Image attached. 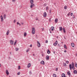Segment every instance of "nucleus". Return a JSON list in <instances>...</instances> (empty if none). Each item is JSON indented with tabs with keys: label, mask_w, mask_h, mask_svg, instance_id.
<instances>
[{
	"label": "nucleus",
	"mask_w": 77,
	"mask_h": 77,
	"mask_svg": "<svg viewBox=\"0 0 77 77\" xmlns=\"http://www.w3.org/2000/svg\"><path fill=\"white\" fill-rule=\"evenodd\" d=\"M32 33L33 35H34L35 33V29L34 27H32Z\"/></svg>",
	"instance_id": "f257e3e1"
},
{
	"label": "nucleus",
	"mask_w": 77,
	"mask_h": 77,
	"mask_svg": "<svg viewBox=\"0 0 77 77\" xmlns=\"http://www.w3.org/2000/svg\"><path fill=\"white\" fill-rule=\"evenodd\" d=\"M0 18L1 20V22H3V16L1 15L0 16Z\"/></svg>",
	"instance_id": "f03ea898"
},
{
	"label": "nucleus",
	"mask_w": 77,
	"mask_h": 77,
	"mask_svg": "<svg viewBox=\"0 0 77 77\" xmlns=\"http://www.w3.org/2000/svg\"><path fill=\"white\" fill-rule=\"evenodd\" d=\"M57 40H56L55 43L53 44V45H54V46H56V45H57Z\"/></svg>",
	"instance_id": "7ed1b4c3"
},
{
	"label": "nucleus",
	"mask_w": 77,
	"mask_h": 77,
	"mask_svg": "<svg viewBox=\"0 0 77 77\" xmlns=\"http://www.w3.org/2000/svg\"><path fill=\"white\" fill-rule=\"evenodd\" d=\"M72 69H75V68L74 67V63H72Z\"/></svg>",
	"instance_id": "20e7f679"
},
{
	"label": "nucleus",
	"mask_w": 77,
	"mask_h": 77,
	"mask_svg": "<svg viewBox=\"0 0 77 77\" xmlns=\"http://www.w3.org/2000/svg\"><path fill=\"white\" fill-rule=\"evenodd\" d=\"M33 6H35V4H31V5L30 6V7L31 8H32Z\"/></svg>",
	"instance_id": "39448f33"
},
{
	"label": "nucleus",
	"mask_w": 77,
	"mask_h": 77,
	"mask_svg": "<svg viewBox=\"0 0 77 77\" xmlns=\"http://www.w3.org/2000/svg\"><path fill=\"white\" fill-rule=\"evenodd\" d=\"M6 73L7 74V75H9V72H8V70H6Z\"/></svg>",
	"instance_id": "423d86ee"
},
{
	"label": "nucleus",
	"mask_w": 77,
	"mask_h": 77,
	"mask_svg": "<svg viewBox=\"0 0 77 77\" xmlns=\"http://www.w3.org/2000/svg\"><path fill=\"white\" fill-rule=\"evenodd\" d=\"M43 17H47V13H46V12H45L44 13Z\"/></svg>",
	"instance_id": "0eeeda50"
},
{
	"label": "nucleus",
	"mask_w": 77,
	"mask_h": 77,
	"mask_svg": "<svg viewBox=\"0 0 77 77\" xmlns=\"http://www.w3.org/2000/svg\"><path fill=\"white\" fill-rule=\"evenodd\" d=\"M10 43L11 45H13L14 44V41L12 40H10Z\"/></svg>",
	"instance_id": "6e6552de"
},
{
	"label": "nucleus",
	"mask_w": 77,
	"mask_h": 77,
	"mask_svg": "<svg viewBox=\"0 0 77 77\" xmlns=\"http://www.w3.org/2000/svg\"><path fill=\"white\" fill-rule=\"evenodd\" d=\"M37 44H38V47H39L40 46H41V44H40V43L39 42H37Z\"/></svg>",
	"instance_id": "1a4fd4ad"
},
{
	"label": "nucleus",
	"mask_w": 77,
	"mask_h": 77,
	"mask_svg": "<svg viewBox=\"0 0 77 77\" xmlns=\"http://www.w3.org/2000/svg\"><path fill=\"white\" fill-rule=\"evenodd\" d=\"M31 66V64L30 63H29L27 65V68H30Z\"/></svg>",
	"instance_id": "9d476101"
},
{
	"label": "nucleus",
	"mask_w": 77,
	"mask_h": 77,
	"mask_svg": "<svg viewBox=\"0 0 77 77\" xmlns=\"http://www.w3.org/2000/svg\"><path fill=\"white\" fill-rule=\"evenodd\" d=\"M40 63H41V64H42V65H44L45 63L44 60H42L41 61V62Z\"/></svg>",
	"instance_id": "9b49d317"
},
{
	"label": "nucleus",
	"mask_w": 77,
	"mask_h": 77,
	"mask_svg": "<svg viewBox=\"0 0 77 77\" xmlns=\"http://www.w3.org/2000/svg\"><path fill=\"white\" fill-rule=\"evenodd\" d=\"M10 32V31H9V30H8V31L6 33V34L7 35H8L9 34V32Z\"/></svg>",
	"instance_id": "f8f14e48"
},
{
	"label": "nucleus",
	"mask_w": 77,
	"mask_h": 77,
	"mask_svg": "<svg viewBox=\"0 0 77 77\" xmlns=\"http://www.w3.org/2000/svg\"><path fill=\"white\" fill-rule=\"evenodd\" d=\"M51 30L52 31H53V30H54V27L53 26L51 27Z\"/></svg>",
	"instance_id": "ddd939ff"
},
{
	"label": "nucleus",
	"mask_w": 77,
	"mask_h": 77,
	"mask_svg": "<svg viewBox=\"0 0 77 77\" xmlns=\"http://www.w3.org/2000/svg\"><path fill=\"white\" fill-rule=\"evenodd\" d=\"M33 0H30V3L31 4H33Z\"/></svg>",
	"instance_id": "4468645a"
},
{
	"label": "nucleus",
	"mask_w": 77,
	"mask_h": 77,
	"mask_svg": "<svg viewBox=\"0 0 77 77\" xmlns=\"http://www.w3.org/2000/svg\"><path fill=\"white\" fill-rule=\"evenodd\" d=\"M69 68H70V70H71V69H72V66H71V64H69Z\"/></svg>",
	"instance_id": "2eb2a0df"
},
{
	"label": "nucleus",
	"mask_w": 77,
	"mask_h": 77,
	"mask_svg": "<svg viewBox=\"0 0 77 77\" xmlns=\"http://www.w3.org/2000/svg\"><path fill=\"white\" fill-rule=\"evenodd\" d=\"M17 40H16L14 43V45H16V44H17Z\"/></svg>",
	"instance_id": "dca6fc26"
},
{
	"label": "nucleus",
	"mask_w": 77,
	"mask_h": 77,
	"mask_svg": "<svg viewBox=\"0 0 77 77\" xmlns=\"http://www.w3.org/2000/svg\"><path fill=\"white\" fill-rule=\"evenodd\" d=\"M73 73L74 74H77V71L76 70H74Z\"/></svg>",
	"instance_id": "f3484780"
},
{
	"label": "nucleus",
	"mask_w": 77,
	"mask_h": 77,
	"mask_svg": "<svg viewBox=\"0 0 77 77\" xmlns=\"http://www.w3.org/2000/svg\"><path fill=\"white\" fill-rule=\"evenodd\" d=\"M27 35V33L25 32H24L23 36H24V37L26 36V35Z\"/></svg>",
	"instance_id": "a211bd4d"
},
{
	"label": "nucleus",
	"mask_w": 77,
	"mask_h": 77,
	"mask_svg": "<svg viewBox=\"0 0 77 77\" xmlns=\"http://www.w3.org/2000/svg\"><path fill=\"white\" fill-rule=\"evenodd\" d=\"M71 45L72 46V47H74V43H72L71 44Z\"/></svg>",
	"instance_id": "6ab92c4d"
},
{
	"label": "nucleus",
	"mask_w": 77,
	"mask_h": 77,
	"mask_svg": "<svg viewBox=\"0 0 77 77\" xmlns=\"http://www.w3.org/2000/svg\"><path fill=\"white\" fill-rule=\"evenodd\" d=\"M57 21H58V19H56L55 20V23H57Z\"/></svg>",
	"instance_id": "aec40b11"
},
{
	"label": "nucleus",
	"mask_w": 77,
	"mask_h": 77,
	"mask_svg": "<svg viewBox=\"0 0 77 77\" xmlns=\"http://www.w3.org/2000/svg\"><path fill=\"white\" fill-rule=\"evenodd\" d=\"M63 66H66L67 65H66V63H63Z\"/></svg>",
	"instance_id": "412c9836"
},
{
	"label": "nucleus",
	"mask_w": 77,
	"mask_h": 77,
	"mask_svg": "<svg viewBox=\"0 0 77 77\" xmlns=\"http://www.w3.org/2000/svg\"><path fill=\"white\" fill-rule=\"evenodd\" d=\"M47 53L48 54H50V51L49 49L48 50Z\"/></svg>",
	"instance_id": "4be33fe9"
},
{
	"label": "nucleus",
	"mask_w": 77,
	"mask_h": 77,
	"mask_svg": "<svg viewBox=\"0 0 77 77\" xmlns=\"http://www.w3.org/2000/svg\"><path fill=\"white\" fill-rule=\"evenodd\" d=\"M49 56H47L46 57V59H47V60H49Z\"/></svg>",
	"instance_id": "5701e85b"
},
{
	"label": "nucleus",
	"mask_w": 77,
	"mask_h": 77,
	"mask_svg": "<svg viewBox=\"0 0 77 77\" xmlns=\"http://www.w3.org/2000/svg\"><path fill=\"white\" fill-rule=\"evenodd\" d=\"M59 30H60V31H62V27H60Z\"/></svg>",
	"instance_id": "b1692460"
},
{
	"label": "nucleus",
	"mask_w": 77,
	"mask_h": 77,
	"mask_svg": "<svg viewBox=\"0 0 77 77\" xmlns=\"http://www.w3.org/2000/svg\"><path fill=\"white\" fill-rule=\"evenodd\" d=\"M67 74L68 75H69H69H70V74H71V73L69 72V71L67 72Z\"/></svg>",
	"instance_id": "393cba45"
},
{
	"label": "nucleus",
	"mask_w": 77,
	"mask_h": 77,
	"mask_svg": "<svg viewBox=\"0 0 77 77\" xmlns=\"http://www.w3.org/2000/svg\"><path fill=\"white\" fill-rule=\"evenodd\" d=\"M64 48H65L66 49H67V47H66V45H64Z\"/></svg>",
	"instance_id": "a878e982"
},
{
	"label": "nucleus",
	"mask_w": 77,
	"mask_h": 77,
	"mask_svg": "<svg viewBox=\"0 0 77 77\" xmlns=\"http://www.w3.org/2000/svg\"><path fill=\"white\" fill-rule=\"evenodd\" d=\"M15 50L16 51H18V50H19V48H15Z\"/></svg>",
	"instance_id": "bb28decb"
},
{
	"label": "nucleus",
	"mask_w": 77,
	"mask_h": 77,
	"mask_svg": "<svg viewBox=\"0 0 77 77\" xmlns=\"http://www.w3.org/2000/svg\"><path fill=\"white\" fill-rule=\"evenodd\" d=\"M63 32L64 33H65L66 32V31H65V28H63Z\"/></svg>",
	"instance_id": "cd10ccee"
},
{
	"label": "nucleus",
	"mask_w": 77,
	"mask_h": 77,
	"mask_svg": "<svg viewBox=\"0 0 77 77\" xmlns=\"http://www.w3.org/2000/svg\"><path fill=\"white\" fill-rule=\"evenodd\" d=\"M30 49L29 48H28L27 49V50H26V53H28Z\"/></svg>",
	"instance_id": "c85d7f7f"
},
{
	"label": "nucleus",
	"mask_w": 77,
	"mask_h": 77,
	"mask_svg": "<svg viewBox=\"0 0 77 77\" xmlns=\"http://www.w3.org/2000/svg\"><path fill=\"white\" fill-rule=\"evenodd\" d=\"M64 9H67V6L66 5L65 6Z\"/></svg>",
	"instance_id": "c756f323"
},
{
	"label": "nucleus",
	"mask_w": 77,
	"mask_h": 77,
	"mask_svg": "<svg viewBox=\"0 0 77 77\" xmlns=\"http://www.w3.org/2000/svg\"><path fill=\"white\" fill-rule=\"evenodd\" d=\"M48 8H49V7L48 6H47L46 7V10H47V11H48Z\"/></svg>",
	"instance_id": "7c9ffc66"
},
{
	"label": "nucleus",
	"mask_w": 77,
	"mask_h": 77,
	"mask_svg": "<svg viewBox=\"0 0 77 77\" xmlns=\"http://www.w3.org/2000/svg\"><path fill=\"white\" fill-rule=\"evenodd\" d=\"M75 67H76V68H77V63H75Z\"/></svg>",
	"instance_id": "2f4dec72"
},
{
	"label": "nucleus",
	"mask_w": 77,
	"mask_h": 77,
	"mask_svg": "<svg viewBox=\"0 0 77 77\" xmlns=\"http://www.w3.org/2000/svg\"><path fill=\"white\" fill-rule=\"evenodd\" d=\"M4 19H6V14H5L4 15Z\"/></svg>",
	"instance_id": "473e14b6"
},
{
	"label": "nucleus",
	"mask_w": 77,
	"mask_h": 77,
	"mask_svg": "<svg viewBox=\"0 0 77 77\" xmlns=\"http://www.w3.org/2000/svg\"><path fill=\"white\" fill-rule=\"evenodd\" d=\"M18 69H21V67H20V66H19L18 67Z\"/></svg>",
	"instance_id": "72a5a7b5"
},
{
	"label": "nucleus",
	"mask_w": 77,
	"mask_h": 77,
	"mask_svg": "<svg viewBox=\"0 0 77 77\" xmlns=\"http://www.w3.org/2000/svg\"><path fill=\"white\" fill-rule=\"evenodd\" d=\"M53 77H56V75L55 74H53Z\"/></svg>",
	"instance_id": "f704fd0d"
},
{
	"label": "nucleus",
	"mask_w": 77,
	"mask_h": 77,
	"mask_svg": "<svg viewBox=\"0 0 77 77\" xmlns=\"http://www.w3.org/2000/svg\"><path fill=\"white\" fill-rule=\"evenodd\" d=\"M17 74L18 75H19L20 74V72H18Z\"/></svg>",
	"instance_id": "c9c22d12"
},
{
	"label": "nucleus",
	"mask_w": 77,
	"mask_h": 77,
	"mask_svg": "<svg viewBox=\"0 0 77 77\" xmlns=\"http://www.w3.org/2000/svg\"><path fill=\"white\" fill-rule=\"evenodd\" d=\"M66 63H69V61H66Z\"/></svg>",
	"instance_id": "e433bc0d"
},
{
	"label": "nucleus",
	"mask_w": 77,
	"mask_h": 77,
	"mask_svg": "<svg viewBox=\"0 0 77 77\" xmlns=\"http://www.w3.org/2000/svg\"><path fill=\"white\" fill-rule=\"evenodd\" d=\"M47 5V4H44V6H46V5Z\"/></svg>",
	"instance_id": "4c0bfd02"
},
{
	"label": "nucleus",
	"mask_w": 77,
	"mask_h": 77,
	"mask_svg": "<svg viewBox=\"0 0 77 77\" xmlns=\"http://www.w3.org/2000/svg\"><path fill=\"white\" fill-rule=\"evenodd\" d=\"M56 71H57L58 70V68L57 67L56 68Z\"/></svg>",
	"instance_id": "58836bf2"
},
{
	"label": "nucleus",
	"mask_w": 77,
	"mask_h": 77,
	"mask_svg": "<svg viewBox=\"0 0 77 77\" xmlns=\"http://www.w3.org/2000/svg\"><path fill=\"white\" fill-rule=\"evenodd\" d=\"M14 23H16V20H14Z\"/></svg>",
	"instance_id": "ea45409f"
},
{
	"label": "nucleus",
	"mask_w": 77,
	"mask_h": 77,
	"mask_svg": "<svg viewBox=\"0 0 77 77\" xmlns=\"http://www.w3.org/2000/svg\"><path fill=\"white\" fill-rule=\"evenodd\" d=\"M12 2H15V0H12Z\"/></svg>",
	"instance_id": "a19ab883"
},
{
	"label": "nucleus",
	"mask_w": 77,
	"mask_h": 77,
	"mask_svg": "<svg viewBox=\"0 0 77 77\" xmlns=\"http://www.w3.org/2000/svg\"><path fill=\"white\" fill-rule=\"evenodd\" d=\"M72 15H73V14L72 13H71V16H72Z\"/></svg>",
	"instance_id": "79ce46f5"
},
{
	"label": "nucleus",
	"mask_w": 77,
	"mask_h": 77,
	"mask_svg": "<svg viewBox=\"0 0 77 77\" xmlns=\"http://www.w3.org/2000/svg\"><path fill=\"white\" fill-rule=\"evenodd\" d=\"M42 56H44V54H42Z\"/></svg>",
	"instance_id": "37998d69"
},
{
	"label": "nucleus",
	"mask_w": 77,
	"mask_h": 77,
	"mask_svg": "<svg viewBox=\"0 0 77 77\" xmlns=\"http://www.w3.org/2000/svg\"><path fill=\"white\" fill-rule=\"evenodd\" d=\"M46 43H47L48 42V40H46L45 41Z\"/></svg>",
	"instance_id": "c03bdc74"
},
{
	"label": "nucleus",
	"mask_w": 77,
	"mask_h": 77,
	"mask_svg": "<svg viewBox=\"0 0 77 77\" xmlns=\"http://www.w3.org/2000/svg\"><path fill=\"white\" fill-rule=\"evenodd\" d=\"M30 47H32V45H30Z\"/></svg>",
	"instance_id": "a18cd8bd"
},
{
	"label": "nucleus",
	"mask_w": 77,
	"mask_h": 77,
	"mask_svg": "<svg viewBox=\"0 0 77 77\" xmlns=\"http://www.w3.org/2000/svg\"><path fill=\"white\" fill-rule=\"evenodd\" d=\"M21 24L22 25H23V24H24V23H21Z\"/></svg>",
	"instance_id": "49530a36"
},
{
	"label": "nucleus",
	"mask_w": 77,
	"mask_h": 77,
	"mask_svg": "<svg viewBox=\"0 0 77 77\" xmlns=\"http://www.w3.org/2000/svg\"><path fill=\"white\" fill-rule=\"evenodd\" d=\"M49 21H51V18L49 20Z\"/></svg>",
	"instance_id": "de8ad7c7"
},
{
	"label": "nucleus",
	"mask_w": 77,
	"mask_h": 77,
	"mask_svg": "<svg viewBox=\"0 0 77 77\" xmlns=\"http://www.w3.org/2000/svg\"><path fill=\"white\" fill-rule=\"evenodd\" d=\"M17 24L18 25V24H19V23H18V22H17Z\"/></svg>",
	"instance_id": "09e8293b"
},
{
	"label": "nucleus",
	"mask_w": 77,
	"mask_h": 77,
	"mask_svg": "<svg viewBox=\"0 0 77 77\" xmlns=\"http://www.w3.org/2000/svg\"><path fill=\"white\" fill-rule=\"evenodd\" d=\"M64 52H65V53H66V50H65Z\"/></svg>",
	"instance_id": "8fccbe9b"
},
{
	"label": "nucleus",
	"mask_w": 77,
	"mask_h": 77,
	"mask_svg": "<svg viewBox=\"0 0 77 77\" xmlns=\"http://www.w3.org/2000/svg\"><path fill=\"white\" fill-rule=\"evenodd\" d=\"M75 55L76 56H77V54L76 53L75 54Z\"/></svg>",
	"instance_id": "3c124183"
},
{
	"label": "nucleus",
	"mask_w": 77,
	"mask_h": 77,
	"mask_svg": "<svg viewBox=\"0 0 77 77\" xmlns=\"http://www.w3.org/2000/svg\"><path fill=\"white\" fill-rule=\"evenodd\" d=\"M44 28H42V30H44Z\"/></svg>",
	"instance_id": "603ef678"
},
{
	"label": "nucleus",
	"mask_w": 77,
	"mask_h": 77,
	"mask_svg": "<svg viewBox=\"0 0 77 77\" xmlns=\"http://www.w3.org/2000/svg\"><path fill=\"white\" fill-rule=\"evenodd\" d=\"M31 71L29 72V73H30V74L31 73Z\"/></svg>",
	"instance_id": "864d4df0"
},
{
	"label": "nucleus",
	"mask_w": 77,
	"mask_h": 77,
	"mask_svg": "<svg viewBox=\"0 0 77 77\" xmlns=\"http://www.w3.org/2000/svg\"><path fill=\"white\" fill-rule=\"evenodd\" d=\"M19 26H21V24H20V23H19Z\"/></svg>",
	"instance_id": "5fc2aeb1"
},
{
	"label": "nucleus",
	"mask_w": 77,
	"mask_h": 77,
	"mask_svg": "<svg viewBox=\"0 0 77 77\" xmlns=\"http://www.w3.org/2000/svg\"><path fill=\"white\" fill-rule=\"evenodd\" d=\"M51 10H50V12H51Z\"/></svg>",
	"instance_id": "6e6d98bb"
},
{
	"label": "nucleus",
	"mask_w": 77,
	"mask_h": 77,
	"mask_svg": "<svg viewBox=\"0 0 77 77\" xmlns=\"http://www.w3.org/2000/svg\"><path fill=\"white\" fill-rule=\"evenodd\" d=\"M33 55L34 56H35V54H33Z\"/></svg>",
	"instance_id": "4d7b16f0"
},
{
	"label": "nucleus",
	"mask_w": 77,
	"mask_h": 77,
	"mask_svg": "<svg viewBox=\"0 0 77 77\" xmlns=\"http://www.w3.org/2000/svg\"><path fill=\"white\" fill-rule=\"evenodd\" d=\"M0 66H1V64H0Z\"/></svg>",
	"instance_id": "13d9d810"
},
{
	"label": "nucleus",
	"mask_w": 77,
	"mask_h": 77,
	"mask_svg": "<svg viewBox=\"0 0 77 77\" xmlns=\"http://www.w3.org/2000/svg\"><path fill=\"white\" fill-rule=\"evenodd\" d=\"M9 77H11V76H9Z\"/></svg>",
	"instance_id": "bf43d9fd"
}]
</instances>
